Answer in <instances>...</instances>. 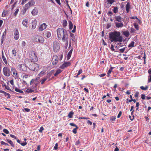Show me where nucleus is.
Instances as JSON below:
<instances>
[{
  "instance_id": "1",
  "label": "nucleus",
  "mask_w": 151,
  "mask_h": 151,
  "mask_svg": "<svg viewBox=\"0 0 151 151\" xmlns=\"http://www.w3.org/2000/svg\"><path fill=\"white\" fill-rule=\"evenodd\" d=\"M57 32L58 39L60 40H62L63 42L68 44V35L66 30L62 28H59L57 30Z\"/></svg>"
},
{
  "instance_id": "2",
  "label": "nucleus",
  "mask_w": 151,
  "mask_h": 151,
  "mask_svg": "<svg viewBox=\"0 0 151 151\" xmlns=\"http://www.w3.org/2000/svg\"><path fill=\"white\" fill-rule=\"evenodd\" d=\"M109 38L111 42H119L122 41L123 38L121 35L120 32L117 31H114L109 33Z\"/></svg>"
},
{
  "instance_id": "3",
  "label": "nucleus",
  "mask_w": 151,
  "mask_h": 151,
  "mask_svg": "<svg viewBox=\"0 0 151 151\" xmlns=\"http://www.w3.org/2000/svg\"><path fill=\"white\" fill-rule=\"evenodd\" d=\"M114 17L115 20V26L118 28H121L124 26V24L122 22V17L119 15L116 16L115 14L114 15Z\"/></svg>"
},
{
  "instance_id": "4",
  "label": "nucleus",
  "mask_w": 151,
  "mask_h": 151,
  "mask_svg": "<svg viewBox=\"0 0 151 151\" xmlns=\"http://www.w3.org/2000/svg\"><path fill=\"white\" fill-rule=\"evenodd\" d=\"M39 66L36 63L32 62L29 65V69L35 71H37L39 69Z\"/></svg>"
},
{
  "instance_id": "5",
  "label": "nucleus",
  "mask_w": 151,
  "mask_h": 151,
  "mask_svg": "<svg viewBox=\"0 0 151 151\" xmlns=\"http://www.w3.org/2000/svg\"><path fill=\"white\" fill-rule=\"evenodd\" d=\"M29 58L32 62H34L37 60V56L34 51H31L29 54Z\"/></svg>"
},
{
  "instance_id": "6",
  "label": "nucleus",
  "mask_w": 151,
  "mask_h": 151,
  "mask_svg": "<svg viewBox=\"0 0 151 151\" xmlns=\"http://www.w3.org/2000/svg\"><path fill=\"white\" fill-rule=\"evenodd\" d=\"M3 73L4 75L7 77H9L10 76V70L7 67H4L3 68Z\"/></svg>"
},
{
  "instance_id": "7",
  "label": "nucleus",
  "mask_w": 151,
  "mask_h": 151,
  "mask_svg": "<svg viewBox=\"0 0 151 151\" xmlns=\"http://www.w3.org/2000/svg\"><path fill=\"white\" fill-rule=\"evenodd\" d=\"M34 40L36 42L43 43L44 41V39L42 36L37 35L35 37Z\"/></svg>"
},
{
  "instance_id": "8",
  "label": "nucleus",
  "mask_w": 151,
  "mask_h": 151,
  "mask_svg": "<svg viewBox=\"0 0 151 151\" xmlns=\"http://www.w3.org/2000/svg\"><path fill=\"white\" fill-rule=\"evenodd\" d=\"M17 69L20 71H26L27 68V67L24 64H19L17 66Z\"/></svg>"
},
{
  "instance_id": "9",
  "label": "nucleus",
  "mask_w": 151,
  "mask_h": 151,
  "mask_svg": "<svg viewBox=\"0 0 151 151\" xmlns=\"http://www.w3.org/2000/svg\"><path fill=\"white\" fill-rule=\"evenodd\" d=\"M60 48L59 44L56 42H54L53 50L54 52H58Z\"/></svg>"
},
{
  "instance_id": "10",
  "label": "nucleus",
  "mask_w": 151,
  "mask_h": 151,
  "mask_svg": "<svg viewBox=\"0 0 151 151\" xmlns=\"http://www.w3.org/2000/svg\"><path fill=\"white\" fill-rule=\"evenodd\" d=\"M58 58L57 56H54L52 60V64L54 65H56L58 62Z\"/></svg>"
},
{
  "instance_id": "11",
  "label": "nucleus",
  "mask_w": 151,
  "mask_h": 151,
  "mask_svg": "<svg viewBox=\"0 0 151 151\" xmlns=\"http://www.w3.org/2000/svg\"><path fill=\"white\" fill-rule=\"evenodd\" d=\"M71 64V63L69 62H65L61 66L60 68L62 69H63L67 67L68 66H69Z\"/></svg>"
},
{
  "instance_id": "12",
  "label": "nucleus",
  "mask_w": 151,
  "mask_h": 151,
  "mask_svg": "<svg viewBox=\"0 0 151 151\" xmlns=\"http://www.w3.org/2000/svg\"><path fill=\"white\" fill-rule=\"evenodd\" d=\"M11 71L13 73L14 77H16V78L18 77L19 76L18 73L17 71L15 68H12L11 69Z\"/></svg>"
},
{
  "instance_id": "13",
  "label": "nucleus",
  "mask_w": 151,
  "mask_h": 151,
  "mask_svg": "<svg viewBox=\"0 0 151 151\" xmlns=\"http://www.w3.org/2000/svg\"><path fill=\"white\" fill-rule=\"evenodd\" d=\"M14 37L16 40H17L19 37V34L18 30L16 29L14 33Z\"/></svg>"
},
{
  "instance_id": "14",
  "label": "nucleus",
  "mask_w": 151,
  "mask_h": 151,
  "mask_svg": "<svg viewBox=\"0 0 151 151\" xmlns=\"http://www.w3.org/2000/svg\"><path fill=\"white\" fill-rule=\"evenodd\" d=\"M47 25L46 24L44 23L41 24L39 27V30L40 31H42L45 29L46 28Z\"/></svg>"
},
{
  "instance_id": "15",
  "label": "nucleus",
  "mask_w": 151,
  "mask_h": 151,
  "mask_svg": "<svg viewBox=\"0 0 151 151\" xmlns=\"http://www.w3.org/2000/svg\"><path fill=\"white\" fill-rule=\"evenodd\" d=\"M126 8L127 12L128 13L129 12V9L131 8L130 3L129 2H128L126 5Z\"/></svg>"
},
{
  "instance_id": "16",
  "label": "nucleus",
  "mask_w": 151,
  "mask_h": 151,
  "mask_svg": "<svg viewBox=\"0 0 151 151\" xmlns=\"http://www.w3.org/2000/svg\"><path fill=\"white\" fill-rule=\"evenodd\" d=\"M32 28L33 29H34L36 28L37 24V20H34L32 22Z\"/></svg>"
},
{
  "instance_id": "17",
  "label": "nucleus",
  "mask_w": 151,
  "mask_h": 151,
  "mask_svg": "<svg viewBox=\"0 0 151 151\" xmlns=\"http://www.w3.org/2000/svg\"><path fill=\"white\" fill-rule=\"evenodd\" d=\"M38 13V11L37 9H34L33 10L32 12V14L33 15L35 16Z\"/></svg>"
},
{
  "instance_id": "18",
  "label": "nucleus",
  "mask_w": 151,
  "mask_h": 151,
  "mask_svg": "<svg viewBox=\"0 0 151 151\" xmlns=\"http://www.w3.org/2000/svg\"><path fill=\"white\" fill-rule=\"evenodd\" d=\"M29 5L30 6H33L35 4V1L33 0H32L29 1L28 3Z\"/></svg>"
},
{
  "instance_id": "19",
  "label": "nucleus",
  "mask_w": 151,
  "mask_h": 151,
  "mask_svg": "<svg viewBox=\"0 0 151 151\" xmlns=\"http://www.w3.org/2000/svg\"><path fill=\"white\" fill-rule=\"evenodd\" d=\"M22 24L25 26L26 27H27L28 24V20L27 19H25L22 22Z\"/></svg>"
},
{
  "instance_id": "20",
  "label": "nucleus",
  "mask_w": 151,
  "mask_h": 151,
  "mask_svg": "<svg viewBox=\"0 0 151 151\" xmlns=\"http://www.w3.org/2000/svg\"><path fill=\"white\" fill-rule=\"evenodd\" d=\"M72 53V50H70L68 53L67 56V60H69L71 56V55Z\"/></svg>"
},
{
  "instance_id": "21",
  "label": "nucleus",
  "mask_w": 151,
  "mask_h": 151,
  "mask_svg": "<svg viewBox=\"0 0 151 151\" xmlns=\"http://www.w3.org/2000/svg\"><path fill=\"white\" fill-rule=\"evenodd\" d=\"M45 35H46V36L47 38H49L51 37V34L50 32L49 31H46L45 32Z\"/></svg>"
},
{
  "instance_id": "22",
  "label": "nucleus",
  "mask_w": 151,
  "mask_h": 151,
  "mask_svg": "<svg viewBox=\"0 0 151 151\" xmlns=\"http://www.w3.org/2000/svg\"><path fill=\"white\" fill-rule=\"evenodd\" d=\"M73 114L74 112L73 111H71L68 114V116L69 118H71L72 117Z\"/></svg>"
},
{
  "instance_id": "23",
  "label": "nucleus",
  "mask_w": 151,
  "mask_h": 151,
  "mask_svg": "<svg viewBox=\"0 0 151 151\" xmlns=\"http://www.w3.org/2000/svg\"><path fill=\"white\" fill-rule=\"evenodd\" d=\"M48 76H46V77H45L44 78H43L41 81V84H43L45 82V81L48 78Z\"/></svg>"
},
{
  "instance_id": "24",
  "label": "nucleus",
  "mask_w": 151,
  "mask_h": 151,
  "mask_svg": "<svg viewBox=\"0 0 151 151\" xmlns=\"http://www.w3.org/2000/svg\"><path fill=\"white\" fill-rule=\"evenodd\" d=\"M14 90L15 91L18 93H23V91H22L20 90L17 87L15 88Z\"/></svg>"
},
{
  "instance_id": "25",
  "label": "nucleus",
  "mask_w": 151,
  "mask_h": 151,
  "mask_svg": "<svg viewBox=\"0 0 151 151\" xmlns=\"http://www.w3.org/2000/svg\"><path fill=\"white\" fill-rule=\"evenodd\" d=\"M6 141H7V142L9 143L12 147H14V144L12 140H10L9 139H6Z\"/></svg>"
},
{
  "instance_id": "26",
  "label": "nucleus",
  "mask_w": 151,
  "mask_h": 151,
  "mask_svg": "<svg viewBox=\"0 0 151 151\" xmlns=\"http://www.w3.org/2000/svg\"><path fill=\"white\" fill-rule=\"evenodd\" d=\"M27 10V9L23 7V9L21 11V14L24 15L25 14Z\"/></svg>"
},
{
  "instance_id": "27",
  "label": "nucleus",
  "mask_w": 151,
  "mask_h": 151,
  "mask_svg": "<svg viewBox=\"0 0 151 151\" xmlns=\"http://www.w3.org/2000/svg\"><path fill=\"white\" fill-rule=\"evenodd\" d=\"M26 92L29 93H32L34 92V90L30 88H28L26 90Z\"/></svg>"
},
{
  "instance_id": "28",
  "label": "nucleus",
  "mask_w": 151,
  "mask_h": 151,
  "mask_svg": "<svg viewBox=\"0 0 151 151\" xmlns=\"http://www.w3.org/2000/svg\"><path fill=\"white\" fill-rule=\"evenodd\" d=\"M123 33L124 35L127 37H128L129 35V32L128 31H124L123 32Z\"/></svg>"
},
{
  "instance_id": "29",
  "label": "nucleus",
  "mask_w": 151,
  "mask_h": 151,
  "mask_svg": "<svg viewBox=\"0 0 151 151\" xmlns=\"http://www.w3.org/2000/svg\"><path fill=\"white\" fill-rule=\"evenodd\" d=\"M61 70L60 69L57 70L56 73L54 74V76H57L58 74L61 73Z\"/></svg>"
},
{
  "instance_id": "30",
  "label": "nucleus",
  "mask_w": 151,
  "mask_h": 151,
  "mask_svg": "<svg viewBox=\"0 0 151 151\" xmlns=\"http://www.w3.org/2000/svg\"><path fill=\"white\" fill-rule=\"evenodd\" d=\"M68 22L69 25V28L70 29H71L73 28V24L70 21H69Z\"/></svg>"
},
{
  "instance_id": "31",
  "label": "nucleus",
  "mask_w": 151,
  "mask_h": 151,
  "mask_svg": "<svg viewBox=\"0 0 151 151\" xmlns=\"http://www.w3.org/2000/svg\"><path fill=\"white\" fill-rule=\"evenodd\" d=\"M140 88L143 90H146L148 88V86H146L145 87H144L143 86H141L140 87Z\"/></svg>"
},
{
  "instance_id": "32",
  "label": "nucleus",
  "mask_w": 151,
  "mask_h": 151,
  "mask_svg": "<svg viewBox=\"0 0 151 151\" xmlns=\"http://www.w3.org/2000/svg\"><path fill=\"white\" fill-rule=\"evenodd\" d=\"M2 58L3 60V61H4V63H5V64L7 65L8 63L7 62V60H6L5 57L4 56V55H3V56H2Z\"/></svg>"
},
{
  "instance_id": "33",
  "label": "nucleus",
  "mask_w": 151,
  "mask_h": 151,
  "mask_svg": "<svg viewBox=\"0 0 151 151\" xmlns=\"http://www.w3.org/2000/svg\"><path fill=\"white\" fill-rule=\"evenodd\" d=\"M118 9L117 7H115L114 8L113 11L114 13L115 14L117 13L118 12Z\"/></svg>"
},
{
  "instance_id": "34",
  "label": "nucleus",
  "mask_w": 151,
  "mask_h": 151,
  "mask_svg": "<svg viewBox=\"0 0 151 151\" xmlns=\"http://www.w3.org/2000/svg\"><path fill=\"white\" fill-rule=\"evenodd\" d=\"M78 126H76V127L75 128H74L72 131L73 133L75 134H76L77 133V129H78Z\"/></svg>"
},
{
  "instance_id": "35",
  "label": "nucleus",
  "mask_w": 151,
  "mask_h": 151,
  "mask_svg": "<svg viewBox=\"0 0 151 151\" xmlns=\"http://www.w3.org/2000/svg\"><path fill=\"white\" fill-rule=\"evenodd\" d=\"M134 41H132L131 42V43L129 45L128 47H134Z\"/></svg>"
},
{
  "instance_id": "36",
  "label": "nucleus",
  "mask_w": 151,
  "mask_h": 151,
  "mask_svg": "<svg viewBox=\"0 0 151 151\" xmlns=\"http://www.w3.org/2000/svg\"><path fill=\"white\" fill-rule=\"evenodd\" d=\"M19 11V9H16V10L15 11V12L14 13V16L15 17L16 16H17V14H18Z\"/></svg>"
},
{
  "instance_id": "37",
  "label": "nucleus",
  "mask_w": 151,
  "mask_h": 151,
  "mask_svg": "<svg viewBox=\"0 0 151 151\" xmlns=\"http://www.w3.org/2000/svg\"><path fill=\"white\" fill-rule=\"evenodd\" d=\"M134 25L135 29L137 30H138L139 29V26L136 23H134Z\"/></svg>"
},
{
  "instance_id": "38",
  "label": "nucleus",
  "mask_w": 151,
  "mask_h": 151,
  "mask_svg": "<svg viewBox=\"0 0 151 151\" xmlns=\"http://www.w3.org/2000/svg\"><path fill=\"white\" fill-rule=\"evenodd\" d=\"M16 51L14 49L12 50V54L14 57H15L16 56Z\"/></svg>"
},
{
  "instance_id": "39",
  "label": "nucleus",
  "mask_w": 151,
  "mask_h": 151,
  "mask_svg": "<svg viewBox=\"0 0 151 151\" xmlns=\"http://www.w3.org/2000/svg\"><path fill=\"white\" fill-rule=\"evenodd\" d=\"M109 17H111L112 15L114 16V13L111 11H109L107 13Z\"/></svg>"
},
{
  "instance_id": "40",
  "label": "nucleus",
  "mask_w": 151,
  "mask_h": 151,
  "mask_svg": "<svg viewBox=\"0 0 151 151\" xmlns=\"http://www.w3.org/2000/svg\"><path fill=\"white\" fill-rule=\"evenodd\" d=\"M5 96H7V98H9L10 97V95L9 93H6L5 92L4 94Z\"/></svg>"
},
{
  "instance_id": "41",
  "label": "nucleus",
  "mask_w": 151,
  "mask_h": 151,
  "mask_svg": "<svg viewBox=\"0 0 151 151\" xmlns=\"http://www.w3.org/2000/svg\"><path fill=\"white\" fill-rule=\"evenodd\" d=\"M30 6L29 5L28 3L26 4L25 6L24 7V8L28 9Z\"/></svg>"
},
{
  "instance_id": "42",
  "label": "nucleus",
  "mask_w": 151,
  "mask_h": 151,
  "mask_svg": "<svg viewBox=\"0 0 151 151\" xmlns=\"http://www.w3.org/2000/svg\"><path fill=\"white\" fill-rule=\"evenodd\" d=\"M1 144L2 145H9L8 144L2 141H1Z\"/></svg>"
},
{
  "instance_id": "43",
  "label": "nucleus",
  "mask_w": 151,
  "mask_h": 151,
  "mask_svg": "<svg viewBox=\"0 0 151 151\" xmlns=\"http://www.w3.org/2000/svg\"><path fill=\"white\" fill-rule=\"evenodd\" d=\"M44 128L43 127H41L40 129L39 130V132L40 133H42L44 130Z\"/></svg>"
},
{
  "instance_id": "44",
  "label": "nucleus",
  "mask_w": 151,
  "mask_h": 151,
  "mask_svg": "<svg viewBox=\"0 0 151 151\" xmlns=\"http://www.w3.org/2000/svg\"><path fill=\"white\" fill-rule=\"evenodd\" d=\"M67 24V21L66 20H63V26L64 27H65Z\"/></svg>"
},
{
  "instance_id": "45",
  "label": "nucleus",
  "mask_w": 151,
  "mask_h": 151,
  "mask_svg": "<svg viewBox=\"0 0 151 151\" xmlns=\"http://www.w3.org/2000/svg\"><path fill=\"white\" fill-rule=\"evenodd\" d=\"M107 1L110 4H112L114 1V0H107Z\"/></svg>"
},
{
  "instance_id": "46",
  "label": "nucleus",
  "mask_w": 151,
  "mask_h": 151,
  "mask_svg": "<svg viewBox=\"0 0 151 151\" xmlns=\"http://www.w3.org/2000/svg\"><path fill=\"white\" fill-rule=\"evenodd\" d=\"M3 131L6 134H8L9 133V131L6 129H4L3 130Z\"/></svg>"
},
{
  "instance_id": "47",
  "label": "nucleus",
  "mask_w": 151,
  "mask_h": 151,
  "mask_svg": "<svg viewBox=\"0 0 151 151\" xmlns=\"http://www.w3.org/2000/svg\"><path fill=\"white\" fill-rule=\"evenodd\" d=\"M58 143H56L55 145V146L54 147V148L55 150H57L58 149Z\"/></svg>"
},
{
  "instance_id": "48",
  "label": "nucleus",
  "mask_w": 151,
  "mask_h": 151,
  "mask_svg": "<svg viewBox=\"0 0 151 151\" xmlns=\"http://www.w3.org/2000/svg\"><path fill=\"white\" fill-rule=\"evenodd\" d=\"M30 111V109L27 108H24V110H23V111H25L27 112H29Z\"/></svg>"
},
{
  "instance_id": "49",
  "label": "nucleus",
  "mask_w": 151,
  "mask_h": 151,
  "mask_svg": "<svg viewBox=\"0 0 151 151\" xmlns=\"http://www.w3.org/2000/svg\"><path fill=\"white\" fill-rule=\"evenodd\" d=\"M17 1H15L14 3V4L13 5H12V9H13L15 7V5L17 4Z\"/></svg>"
},
{
  "instance_id": "50",
  "label": "nucleus",
  "mask_w": 151,
  "mask_h": 151,
  "mask_svg": "<svg viewBox=\"0 0 151 151\" xmlns=\"http://www.w3.org/2000/svg\"><path fill=\"white\" fill-rule=\"evenodd\" d=\"M141 98L143 100L145 99V94H142L141 96Z\"/></svg>"
},
{
  "instance_id": "51",
  "label": "nucleus",
  "mask_w": 151,
  "mask_h": 151,
  "mask_svg": "<svg viewBox=\"0 0 151 151\" xmlns=\"http://www.w3.org/2000/svg\"><path fill=\"white\" fill-rule=\"evenodd\" d=\"M135 30L133 28H131V31L132 33H134L135 32Z\"/></svg>"
},
{
  "instance_id": "52",
  "label": "nucleus",
  "mask_w": 151,
  "mask_h": 151,
  "mask_svg": "<svg viewBox=\"0 0 151 151\" xmlns=\"http://www.w3.org/2000/svg\"><path fill=\"white\" fill-rule=\"evenodd\" d=\"M110 119L112 121H114L116 119V117L114 116H111L110 118Z\"/></svg>"
},
{
  "instance_id": "53",
  "label": "nucleus",
  "mask_w": 151,
  "mask_h": 151,
  "mask_svg": "<svg viewBox=\"0 0 151 151\" xmlns=\"http://www.w3.org/2000/svg\"><path fill=\"white\" fill-rule=\"evenodd\" d=\"M112 71L110 69L108 70L107 73V75L109 77L110 76V74L111 73Z\"/></svg>"
},
{
  "instance_id": "54",
  "label": "nucleus",
  "mask_w": 151,
  "mask_h": 151,
  "mask_svg": "<svg viewBox=\"0 0 151 151\" xmlns=\"http://www.w3.org/2000/svg\"><path fill=\"white\" fill-rule=\"evenodd\" d=\"M76 26L74 25V26L73 29L72 30V32L73 33H74L76 32Z\"/></svg>"
},
{
  "instance_id": "55",
  "label": "nucleus",
  "mask_w": 151,
  "mask_h": 151,
  "mask_svg": "<svg viewBox=\"0 0 151 151\" xmlns=\"http://www.w3.org/2000/svg\"><path fill=\"white\" fill-rule=\"evenodd\" d=\"M20 144L22 146H24L27 144V143L26 142H23V143H20Z\"/></svg>"
},
{
  "instance_id": "56",
  "label": "nucleus",
  "mask_w": 151,
  "mask_h": 151,
  "mask_svg": "<svg viewBox=\"0 0 151 151\" xmlns=\"http://www.w3.org/2000/svg\"><path fill=\"white\" fill-rule=\"evenodd\" d=\"M10 137H12L14 138V139H17V137H16L14 135H13V134H10Z\"/></svg>"
},
{
  "instance_id": "57",
  "label": "nucleus",
  "mask_w": 151,
  "mask_h": 151,
  "mask_svg": "<svg viewBox=\"0 0 151 151\" xmlns=\"http://www.w3.org/2000/svg\"><path fill=\"white\" fill-rule=\"evenodd\" d=\"M80 143V141L79 140H78V141L76 142L75 145H78Z\"/></svg>"
},
{
  "instance_id": "58",
  "label": "nucleus",
  "mask_w": 151,
  "mask_h": 151,
  "mask_svg": "<svg viewBox=\"0 0 151 151\" xmlns=\"http://www.w3.org/2000/svg\"><path fill=\"white\" fill-rule=\"evenodd\" d=\"M125 48H124L122 49H119V51L121 52H123L125 50Z\"/></svg>"
},
{
  "instance_id": "59",
  "label": "nucleus",
  "mask_w": 151,
  "mask_h": 151,
  "mask_svg": "<svg viewBox=\"0 0 151 151\" xmlns=\"http://www.w3.org/2000/svg\"><path fill=\"white\" fill-rule=\"evenodd\" d=\"M122 112L121 111H120L119 112L118 114L117 115V117L118 118H119L120 117V116H121V115H122Z\"/></svg>"
},
{
  "instance_id": "60",
  "label": "nucleus",
  "mask_w": 151,
  "mask_h": 151,
  "mask_svg": "<svg viewBox=\"0 0 151 151\" xmlns=\"http://www.w3.org/2000/svg\"><path fill=\"white\" fill-rule=\"evenodd\" d=\"M114 46L113 45H111V50L114 51Z\"/></svg>"
},
{
  "instance_id": "61",
  "label": "nucleus",
  "mask_w": 151,
  "mask_h": 151,
  "mask_svg": "<svg viewBox=\"0 0 151 151\" xmlns=\"http://www.w3.org/2000/svg\"><path fill=\"white\" fill-rule=\"evenodd\" d=\"M130 19H138V18L137 17H130Z\"/></svg>"
},
{
  "instance_id": "62",
  "label": "nucleus",
  "mask_w": 151,
  "mask_h": 151,
  "mask_svg": "<svg viewBox=\"0 0 151 151\" xmlns=\"http://www.w3.org/2000/svg\"><path fill=\"white\" fill-rule=\"evenodd\" d=\"M82 72V70L81 69L79 70L78 73V75H79Z\"/></svg>"
},
{
  "instance_id": "63",
  "label": "nucleus",
  "mask_w": 151,
  "mask_h": 151,
  "mask_svg": "<svg viewBox=\"0 0 151 151\" xmlns=\"http://www.w3.org/2000/svg\"><path fill=\"white\" fill-rule=\"evenodd\" d=\"M139 93V92H136L134 95V96L135 97H137L138 96Z\"/></svg>"
},
{
  "instance_id": "64",
  "label": "nucleus",
  "mask_w": 151,
  "mask_h": 151,
  "mask_svg": "<svg viewBox=\"0 0 151 151\" xmlns=\"http://www.w3.org/2000/svg\"><path fill=\"white\" fill-rule=\"evenodd\" d=\"M150 78L148 79V82H151V75L150 76Z\"/></svg>"
}]
</instances>
